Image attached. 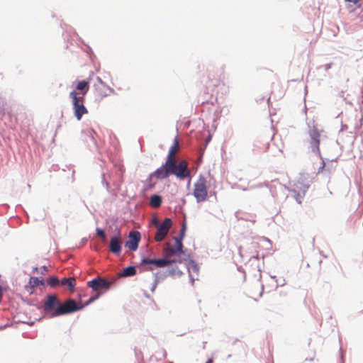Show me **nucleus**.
I'll use <instances>...</instances> for the list:
<instances>
[{"label": "nucleus", "instance_id": "f257e3e1", "mask_svg": "<svg viewBox=\"0 0 363 363\" xmlns=\"http://www.w3.org/2000/svg\"><path fill=\"white\" fill-rule=\"evenodd\" d=\"M36 308L51 318L72 314L80 311L82 308L77 306L76 299L69 298L61 302L54 294H47L43 305H36Z\"/></svg>", "mask_w": 363, "mask_h": 363}, {"label": "nucleus", "instance_id": "f03ea898", "mask_svg": "<svg viewBox=\"0 0 363 363\" xmlns=\"http://www.w3.org/2000/svg\"><path fill=\"white\" fill-rule=\"evenodd\" d=\"M69 96L72 99L74 116L77 121H81L83 116L88 113V110L84 106L85 97L79 96L75 90H72Z\"/></svg>", "mask_w": 363, "mask_h": 363}, {"label": "nucleus", "instance_id": "7ed1b4c3", "mask_svg": "<svg viewBox=\"0 0 363 363\" xmlns=\"http://www.w3.org/2000/svg\"><path fill=\"white\" fill-rule=\"evenodd\" d=\"M140 272H142L143 271H150L152 272L156 268H164L167 267V262L166 261V257H155V258H148L145 256H143L140 260Z\"/></svg>", "mask_w": 363, "mask_h": 363}, {"label": "nucleus", "instance_id": "20e7f679", "mask_svg": "<svg viewBox=\"0 0 363 363\" xmlns=\"http://www.w3.org/2000/svg\"><path fill=\"white\" fill-rule=\"evenodd\" d=\"M123 248L122 234L118 228H116L113 234L110 237L109 249L110 251L117 257L121 255Z\"/></svg>", "mask_w": 363, "mask_h": 363}, {"label": "nucleus", "instance_id": "39448f33", "mask_svg": "<svg viewBox=\"0 0 363 363\" xmlns=\"http://www.w3.org/2000/svg\"><path fill=\"white\" fill-rule=\"evenodd\" d=\"M87 286L91 288L94 291H104L105 294L111 288L112 282L97 276L89 281Z\"/></svg>", "mask_w": 363, "mask_h": 363}, {"label": "nucleus", "instance_id": "423d86ee", "mask_svg": "<svg viewBox=\"0 0 363 363\" xmlns=\"http://www.w3.org/2000/svg\"><path fill=\"white\" fill-rule=\"evenodd\" d=\"M171 167V174L174 175L179 180H184L190 176V172L185 161H182L178 164L175 161L172 162Z\"/></svg>", "mask_w": 363, "mask_h": 363}, {"label": "nucleus", "instance_id": "0eeeda50", "mask_svg": "<svg viewBox=\"0 0 363 363\" xmlns=\"http://www.w3.org/2000/svg\"><path fill=\"white\" fill-rule=\"evenodd\" d=\"M197 203H201L207 199V189L206 186V179L201 175L199 180L195 183L193 192Z\"/></svg>", "mask_w": 363, "mask_h": 363}, {"label": "nucleus", "instance_id": "6e6552de", "mask_svg": "<svg viewBox=\"0 0 363 363\" xmlns=\"http://www.w3.org/2000/svg\"><path fill=\"white\" fill-rule=\"evenodd\" d=\"M309 136L311 138L310 147L311 151L316 154L318 157H320V132L318 128L313 127L308 131Z\"/></svg>", "mask_w": 363, "mask_h": 363}, {"label": "nucleus", "instance_id": "1a4fd4ad", "mask_svg": "<svg viewBox=\"0 0 363 363\" xmlns=\"http://www.w3.org/2000/svg\"><path fill=\"white\" fill-rule=\"evenodd\" d=\"M140 240V233L138 230H131L128 235V240L125 242V247H128L130 250L135 252L138 248Z\"/></svg>", "mask_w": 363, "mask_h": 363}, {"label": "nucleus", "instance_id": "9d476101", "mask_svg": "<svg viewBox=\"0 0 363 363\" xmlns=\"http://www.w3.org/2000/svg\"><path fill=\"white\" fill-rule=\"evenodd\" d=\"M172 164H166V161L161 167L150 174V178H156L157 179H164L169 177L171 174V167Z\"/></svg>", "mask_w": 363, "mask_h": 363}, {"label": "nucleus", "instance_id": "9b49d317", "mask_svg": "<svg viewBox=\"0 0 363 363\" xmlns=\"http://www.w3.org/2000/svg\"><path fill=\"white\" fill-rule=\"evenodd\" d=\"M187 270L189 272V277L190 281L191 283V285H194V281L197 279V278H195L192 275V272L196 273L197 275L199 272V266L198 264L195 262L194 259H193L190 255H188V266H187Z\"/></svg>", "mask_w": 363, "mask_h": 363}, {"label": "nucleus", "instance_id": "f8f14e48", "mask_svg": "<svg viewBox=\"0 0 363 363\" xmlns=\"http://www.w3.org/2000/svg\"><path fill=\"white\" fill-rule=\"evenodd\" d=\"M186 228V223H184L182 226L179 235L174 238L176 252H179L180 249L184 250L183 240L185 237Z\"/></svg>", "mask_w": 363, "mask_h": 363}, {"label": "nucleus", "instance_id": "ddd939ff", "mask_svg": "<svg viewBox=\"0 0 363 363\" xmlns=\"http://www.w3.org/2000/svg\"><path fill=\"white\" fill-rule=\"evenodd\" d=\"M60 285L73 292L76 286V280L73 277H64L60 280Z\"/></svg>", "mask_w": 363, "mask_h": 363}, {"label": "nucleus", "instance_id": "4468645a", "mask_svg": "<svg viewBox=\"0 0 363 363\" xmlns=\"http://www.w3.org/2000/svg\"><path fill=\"white\" fill-rule=\"evenodd\" d=\"M90 79L78 81L76 85V89L79 91V96L85 97L89 90Z\"/></svg>", "mask_w": 363, "mask_h": 363}, {"label": "nucleus", "instance_id": "2eb2a0df", "mask_svg": "<svg viewBox=\"0 0 363 363\" xmlns=\"http://www.w3.org/2000/svg\"><path fill=\"white\" fill-rule=\"evenodd\" d=\"M39 286H45V281L43 278H39L37 277H31L29 279L28 285L26 286V289L28 291H30V289L32 290L33 288L37 287Z\"/></svg>", "mask_w": 363, "mask_h": 363}, {"label": "nucleus", "instance_id": "dca6fc26", "mask_svg": "<svg viewBox=\"0 0 363 363\" xmlns=\"http://www.w3.org/2000/svg\"><path fill=\"white\" fill-rule=\"evenodd\" d=\"M94 292L95 293L93 295H91L89 298V299L84 303V304L78 303L77 302V306L82 308L80 309V311H82L85 307L88 306L89 305L91 304L95 301L99 299L104 294V291H97V292L94 291Z\"/></svg>", "mask_w": 363, "mask_h": 363}, {"label": "nucleus", "instance_id": "f3484780", "mask_svg": "<svg viewBox=\"0 0 363 363\" xmlns=\"http://www.w3.org/2000/svg\"><path fill=\"white\" fill-rule=\"evenodd\" d=\"M177 145H178V140H177V137H175V138L174 140V143L172 145V146L170 147L168 154L167 155L166 160H165L166 164H172V162L174 161L173 155L174 154L176 148L177 147Z\"/></svg>", "mask_w": 363, "mask_h": 363}, {"label": "nucleus", "instance_id": "a211bd4d", "mask_svg": "<svg viewBox=\"0 0 363 363\" xmlns=\"http://www.w3.org/2000/svg\"><path fill=\"white\" fill-rule=\"evenodd\" d=\"M168 233L169 230L167 229V227L159 225L155 233V240L157 242L162 241L167 235Z\"/></svg>", "mask_w": 363, "mask_h": 363}, {"label": "nucleus", "instance_id": "6ab92c4d", "mask_svg": "<svg viewBox=\"0 0 363 363\" xmlns=\"http://www.w3.org/2000/svg\"><path fill=\"white\" fill-rule=\"evenodd\" d=\"M138 272L137 267L135 265H129L123 269L120 276L123 277H130L135 275Z\"/></svg>", "mask_w": 363, "mask_h": 363}, {"label": "nucleus", "instance_id": "aec40b11", "mask_svg": "<svg viewBox=\"0 0 363 363\" xmlns=\"http://www.w3.org/2000/svg\"><path fill=\"white\" fill-rule=\"evenodd\" d=\"M174 269H169L165 272H155L153 273V277L156 278L157 281H162L164 280L168 276H174Z\"/></svg>", "mask_w": 363, "mask_h": 363}, {"label": "nucleus", "instance_id": "412c9836", "mask_svg": "<svg viewBox=\"0 0 363 363\" xmlns=\"http://www.w3.org/2000/svg\"><path fill=\"white\" fill-rule=\"evenodd\" d=\"M163 199L162 196L158 194H152L150 198V203L152 206L157 208L162 203Z\"/></svg>", "mask_w": 363, "mask_h": 363}, {"label": "nucleus", "instance_id": "4be33fe9", "mask_svg": "<svg viewBox=\"0 0 363 363\" xmlns=\"http://www.w3.org/2000/svg\"><path fill=\"white\" fill-rule=\"evenodd\" d=\"M60 280L56 276H51L48 277L45 281V286H50L52 288H55L60 286Z\"/></svg>", "mask_w": 363, "mask_h": 363}, {"label": "nucleus", "instance_id": "5701e85b", "mask_svg": "<svg viewBox=\"0 0 363 363\" xmlns=\"http://www.w3.org/2000/svg\"><path fill=\"white\" fill-rule=\"evenodd\" d=\"M166 255H174L180 257L182 255H184V250L180 249L179 252H176L175 247H169L165 250Z\"/></svg>", "mask_w": 363, "mask_h": 363}, {"label": "nucleus", "instance_id": "b1692460", "mask_svg": "<svg viewBox=\"0 0 363 363\" xmlns=\"http://www.w3.org/2000/svg\"><path fill=\"white\" fill-rule=\"evenodd\" d=\"M152 178H150V174H149L147 179L145 182V191H150L155 188L156 183L153 182Z\"/></svg>", "mask_w": 363, "mask_h": 363}, {"label": "nucleus", "instance_id": "393cba45", "mask_svg": "<svg viewBox=\"0 0 363 363\" xmlns=\"http://www.w3.org/2000/svg\"><path fill=\"white\" fill-rule=\"evenodd\" d=\"M319 157V158L321 160V161H322V162H321V165L319 167L318 170V173H319V172H321L323 170V169L325 168V161H326V160L333 162V161H336V160H337V157H336V158H335V159H331V160L326 159V158L323 157L321 155H320V157Z\"/></svg>", "mask_w": 363, "mask_h": 363}, {"label": "nucleus", "instance_id": "a878e982", "mask_svg": "<svg viewBox=\"0 0 363 363\" xmlns=\"http://www.w3.org/2000/svg\"><path fill=\"white\" fill-rule=\"evenodd\" d=\"M6 105V100L0 94V116H4L5 114Z\"/></svg>", "mask_w": 363, "mask_h": 363}, {"label": "nucleus", "instance_id": "bb28decb", "mask_svg": "<svg viewBox=\"0 0 363 363\" xmlns=\"http://www.w3.org/2000/svg\"><path fill=\"white\" fill-rule=\"evenodd\" d=\"M101 184L106 188V189L107 190L108 192H109V193L112 192V189L111 188L109 183L105 179L104 174H101Z\"/></svg>", "mask_w": 363, "mask_h": 363}, {"label": "nucleus", "instance_id": "cd10ccee", "mask_svg": "<svg viewBox=\"0 0 363 363\" xmlns=\"http://www.w3.org/2000/svg\"><path fill=\"white\" fill-rule=\"evenodd\" d=\"M172 219L170 218H166L160 225H163V227H167V229L169 230L172 227Z\"/></svg>", "mask_w": 363, "mask_h": 363}, {"label": "nucleus", "instance_id": "c85d7f7f", "mask_svg": "<svg viewBox=\"0 0 363 363\" xmlns=\"http://www.w3.org/2000/svg\"><path fill=\"white\" fill-rule=\"evenodd\" d=\"M211 136H209V137L207 138V140H206V143H205V144H204L203 147L201 148V155H200V157H199V159L200 162H202L203 155V153H204V151H205V150H206V147H207V145H208V143L211 141Z\"/></svg>", "mask_w": 363, "mask_h": 363}, {"label": "nucleus", "instance_id": "c756f323", "mask_svg": "<svg viewBox=\"0 0 363 363\" xmlns=\"http://www.w3.org/2000/svg\"><path fill=\"white\" fill-rule=\"evenodd\" d=\"M166 261L167 262V267L173 264H176V263H182V259H176V258H174V259H169L166 257Z\"/></svg>", "mask_w": 363, "mask_h": 363}, {"label": "nucleus", "instance_id": "7c9ffc66", "mask_svg": "<svg viewBox=\"0 0 363 363\" xmlns=\"http://www.w3.org/2000/svg\"><path fill=\"white\" fill-rule=\"evenodd\" d=\"M332 63H328L323 65H320L318 67V69H324V71L327 72L332 67Z\"/></svg>", "mask_w": 363, "mask_h": 363}, {"label": "nucleus", "instance_id": "2f4dec72", "mask_svg": "<svg viewBox=\"0 0 363 363\" xmlns=\"http://www.w3.org/2000/svg\"><path fill=\"white\" fill-rule=\"evenodd\" d=\"M305 195L303 194V193L301 192H298L296 195H295V199L296 200V201L298 203H301V201L303 199V198L304 197Z\"/></svg>", "mask_w": 363, "mask_h": 363}, {"label": "nucleus", "instance_id": "473e14b6", "mask_svg": "<svg viewBox=\"0 0 363 363\" xmlns=\"http://www.w3.org/2000/svg\"><path fill=\"white\" fill-rule=\"evenodd\" d=\"M96 233L98 235H99L102 238H105V236H106L104 230L101 228L97 227L96 229Z\"/></svg>", "mask_w": 363, "mask_h": 363}, {"label": "nucleus", "instance_id": "72a5a7b5", "mask_svg": "<svg viewBox=\"0 0 363 363\" xmlns=\"http://www.w3.org/2000/svg\"><path fill=\"white\" fill-rule=\"evenodd\" d=\"M85 296H86V294H83V293L79 292V293L77 294V300H76V301H77V302L78 303L83 304V303H82V298H83Z\"/></svg>", "mask_w": 363, "mask_h": 363}, {"label": "nucleus", "instance_id": "f704fd0d", "mask_svg": "<svg viewBox=\"0 0 363 363\" xmlns=\"http://www.w3.org/2000/svg\"><path fill=\"white\" fill-rule=\"evenodd\" d=\"M171 269H174V275L177 274L178 277H181L183 275V272L180 269H179L177 267H175V268H172Z\"/></svg>", "mask_w": 363, "mask_h": 363}, {"label": "nucleus", "instance_id": "c9c22d12", "mask_svg": "<svg viewBox=\"0 0 363 363\" xmlns=\"http://www.w3.org/2000/svg\"><path fill=\"white\" fill-rule=\"evenodd\" d=\"M308 188H309V185L303 184L302 186L300 188L301 193H303V194L305 195V194Z\"/></svg>", "mask_w": 363, "mask_h": 363}, {"label": "nucleus", "instance_id": "e433bc0d", "mask_svg": "<svg viewBox=\"0 0 363 363\" xmlns=\"http://www.w3.org/2000/svg\"><path fill=\"white\" fill-rule=\"evenodd\" d=\"M22 300L23 302L26 303L27 304L30 306H34L36 307V305H38V303H34L33 301H28L27 298H22Z\"/></svg>", "mask_w": 363, "mask_h": 363}, {"label": "nucleus", "instance_id": "4c0bfd02", "mask_svg": "<svg viewBox=\"0 0 363 363\" xmlns=\"http://www.w3.org/2000/svg\"><path fill=\"white\" fill-rule=\"evenodd\" d=\"M89 133H90V136H91V140L93 141V143H94V144H96V141H95V140H94V137H93V134H95V133H95V131H94L93 129H91V130H89Z\"/></svg>", "mask_w": 363, "mask_h": 363}, {"label": "nucleus", "instance_id": "58836bf2", "mask_svg": "<svg viewBox=\"0 0 363 363\" xmlns=\"http://www.w3.org/2000/svg\"><path fill=\"white\" fill-rule=\"evenodd\" d=\"M48 267H47L46 266H45V265H44V266H42V267H40V273L43 274L45 273L46 272H48Z\"/></svg>", "mask_w": 363, "mask_h": 363}, {"label": "nucleus", "instance_id": "ea45409f", "mask_svg": "<svg viewBox=\"0 0 363 363\" xmlns=\"http://www.w3.org/2000/svg\"><path fill=\"white\" fill-rule=\"evenodd\" d=\"M96 80L99 83H100L104 86H106V84L102 80V79L100 77H97Z\"/></svg>", "mask_w": 363, "mask_h": 363}, {"label": "nucleus", "instance_id": "a19ab883", "mask_svg": "<svg viewBox=\"0 0 363 363\" xmlns=\"http://www.w3.org/2000/svg\"><path fill=\"white\" fill-rule=\"evenodd\" d=\"M88 241V239L86 238H83L82 240H81V245H85Z\"/></svg>", "mask_w": 363, "mask_h": 363}, {"label": "nucleus", "instance_id": "79ce46f5", "mask_svg": "<svg viewBox=\"0 0 363 363\" xmlns=\"http://www.w3.org/2000/svg\"><path fill=\"white\" fill-rule=\"evenodd\" d=\"M104 87H106L108 89V90L110 91V93H115V90L110 87L108 85L106 84V86H105Z\"/></svg>", "mask_w": 363, "mask_h": 363}, {"label": "nucleus", "instance_id": "37998d69", "mask_svg": "<svg viewBox=\"0 0 363 363\" xmlns=\"http://www.w3.org/2000/svg\"><path fill=\"white\" fill-rule=\"evenodd\" d=\"M345 1H347V2L353 3L354 4H357V3L359 2L360 0H345Z\"/></svg>", "mask_w": 363, "mask_h": 363}, {"label": "nucleus", "instance_id": "c03bdc74", "mask_svg": "<svg viewBox=\"0 0 363 363\" xmlns=\"http://www.w3.org/2000/svg\"><path fill=\"white\" fill-rule=\"evenodd\" d=\"M160 283L159 281H157V279L156 278H154V281L152 283V285H155L156 286H157V284Z\"/></svg>", "mask_w": 363, "mask_h": 363}, {"label": "nucleus", "instance_id": "a18cd8bd", "mask_svg": "<svg viewBox=\"0 0 363 363\" xmlns=\"http://www.w3.org/2000/svg\"><path fill=\"white\" fill-rule=\"evenodd\" d=\"M188 255H189V254H187V255H185V254H184V257L183 259H182V262H183V261H185V262H188Z\"/></svg>", "mask_w": 363, "mask_h": 363}, {"label": "nucleus", "instance_id": "49530a36", "mask_svg": "<svg viewBox=\"0 0 363 363\" xmlns=\"http://www.w3.org/2000/svg\"><path fill=\"white\" fill-rule=\"evenodd\" d=\"M347 128V125H342L340 130L343 131V130H346Z\"/></svg>", "mask_w": 363, "mask_h": 363}, {"label": "nucleus", "instance_id": "de8ad7c7", "mask_svg": "<svg viewBox=\"0 0 363 363\" xmlns=\"http://www.w3.org/2000/svg\"><path fill=\"white\" fill-rule=\"evenodd\" d=\"M156 288H157V286H155V285H152V286H151V288H150V291H151L152 292H154V291H155Z\"/></svg>", "mask_w": 363, "mask_h": 363}, {"label": "nucleus", "instance_id": "09e8293b", "mask_svg": "<svg viewBox=\"0 0 363 363\" xmlns=\"http://www.w3.org/2000/svg\"><path fill=\"white\" fill-rule=\"evenodd\" d=\"M284 284H285V280L284 279H283L282 281H280V284H279L280 286H284ZM278 285H279V284L277 283V286Z\"/></svg>", "mask_w": 363, "mask_h": 363}, {"label": "nucleus", "instance_id": "8fccbe9b", "mask_svg": "<svg viewBox=\"0 0 363 363\" xmlns=\"http://www.w3.org/2000/svg\"><path fill=\"white\" fill-rule=\"evenodd\" d=\"M206 363H213V358H208L207 359V361L206 362Z\"/></svg>", "mask_w": 363, "mask_h": 363}, {"label": "nucleus", "instance_id": "3c124183", "mask_svg": "<svg viewBox=\"0 0 363 363\" xmlns=\"http://www.w3.org/2000/svg\"><path fill=\"white\" fill-rule=\"evenodd\" d=\"M189 179H188V182H187V186H189L190 185V183H191V175L189 176V177H187Z\"/></svg>", "mask_w": 363, "mask_h": 363}, {"label": "nucleus", "instance_id": "603ef678", "mask_svg": "<svg viewBox=\"0 0 363 363\" xmlns=\"http://www.w3.org/2000/svg\"><path fill=\"white\" fill-rule=\"evenodd\" d=\"M74 173H75V171H74V170H73V171H72V182L74 180Z\"/></svg>", "mask_w": 363, "mask_h": 363}, {"label": "nucleus", "instance_id": "864d4df0", "mask_svg": "<svg viewBox=\"0 0 363 363\" xmlns=\"http://www.w3.org/2000/svg\"><path fill=\"white\" fill-rule=\"evenodd\" d=\"M271 277L274 279L276 280V281L277 282V280L276 279H277V277L276 276H271Z\"/></svg>", "mask_w": 363, "mask_h": 363}, {"label": "nucleus", "instance_id": "5fc2aeb1", "mask_svg": "<svg viewBox=\"0 0 363 363\" xmlns=\"http://www.w3.org/2000/svg\"><path fill=\"white\" fill-rule=\"evenodd\" d=\"M38 267H35V268H34V269H33V271H34V272H37V271H38Z\"/></svg>", "mask_w": 363, "mask_h": 363}, {"label": "nucleus", "instance_id": "6e6d98bb", "mask_svg": "<svg viewBox=\"0 0 363 363\" xmlns=\"http://www.w3.org/2000/svg\"><path fill=\"white\" fill-rule=\"evenodd\" d=\"M6 325H4V326H1V327H0V328H1V329H2V328H6Z\"/></svg>", "mask_w": 363, "mask_h": 363}, {"label": "nucleus", "instance_id": "4d7b16f0", "mask_svg": "<svg viewBox=\"0 0 363 363\" xmlns=\"http://www.w3.org/2000/svg\"><path fill=\"white\" fill-rule=\"evenodd\" d=\"M252 257L257 259H258V256H253Z\"/></svg>", "mask_w": 363, "mask_h": 363}, {"label": "nucleus", "instance_id": "13d9d810", "mask_svg": "<svg viewBox=\"0 0 363 363\" xmlns=\"http://www.w3.org/2000/svg\"><path fill=\"white\" fill-rule=\"evenodd\" d=\"M206 343V342H204L203 344V349L205 348V344Z\"/></svg>", "mask_w": 363, "mask_h": 363}, {"label": "nucleus", "instance_id": "bf43d9fd", "mask_svg": "<svg viewBox=\"0 0 363 363\" xmlns=\"http://www.w3.org/2000/svg\"><path fill=\"white\" fill-rule=\"evenodd\" d=\"M266 240H267V242H270V240H269V239H268V238H266Z\"/></svg>", "mask_w": 363, "mask_h": 363}, {"label": "nucleus", "instance_id": "052dcab7", "mask_svg": "<svg viewBox=\"0 0 363 363\" xmlns=\"http://www.w3.org/2000/svg\"><path fill=\"white\" fill-rule=\"evenodd\" d=\"M107 96H108V94H106L103 95L104 97Z\"/></svg>", "mask_w": 363, "mask_h": 363}, {"label": "nucleus", "instance_id": "680f3d73", "mask_svg": "<svg viewBox=\"0 0 363 363\" xmlns=\"http://www.w3.org/2000/svg\"><path fill=\"white\" fill-rule=\"evenodd\" d=\"M262 186H263V185H262V184H261L258 185V186H259V187H262Z\"/></svg>", "mask_w": 363, "mask_h": 363}, {"label": "nucleus", "instance_id": "e2e57ef3", "mask_svg": "<svg viewBox=\"0 0 363 363\" xmlns=\"http://www.w3.org/2000/svg\"><path fill=\"white\" fill-rule=\"evenodd\" d=\"M341 359L343 360V355H342V353L341 354Z\"/></svg>", "mask_w": 363, "mask_h": 363}, {"label": "nucleus", "instance_id": "0e129e2a", "mask_svg": "<svg viewBox=\"0 0 363 363\" xmlns=\"http://www.w3.org/2000/svg\"><path fill=\"white\" fill-rule=\"evenodd\" d=\"M262 291H261V293L259 294V296H262Z\"/></svg>", "mask_w": 363, "mask_h": 363}, {"label": "nucleus", "instance_id": "69168bd1", "mask_svg": "<svg viewBox=\"0 0 363 363\" xmlns=\"http://www.w3.org/2000/svg\"><path fill=\"white\" fill-rule=\"evenodd\" d=\"M335 143L337 144V145L339 144L337 140L335 141Z\"/></svg>", "mask_w": 363, "mask_h": 363}, {"label": "nucleus", "instance_id": "338daca9", "mask_svg": "<svg viewBox=\"0 0 363 363\" xmlns=\"http://www.w3.org/2000/svg\"><path fill=\"white\" fill-rule=\"evenodd\" d=\"M230 357H231V354H229V355L228 356V358H230Z\"/></svg>", "mask_w": 363, "mask_h": 363}, {"label": "nucleus", "instance_id": "774afa93", "mask_svg": "<svg viewBox=\"0 0 363 363\" xmlns=\"http://www.w3.org/2000/svg\"><path fill=\"white\" fill-rule=\"evenodd\" d=\"M169 363H173V362H169Z\"/></svg>", "mask_w": 363, "mask_h": 363}]
</instances>
